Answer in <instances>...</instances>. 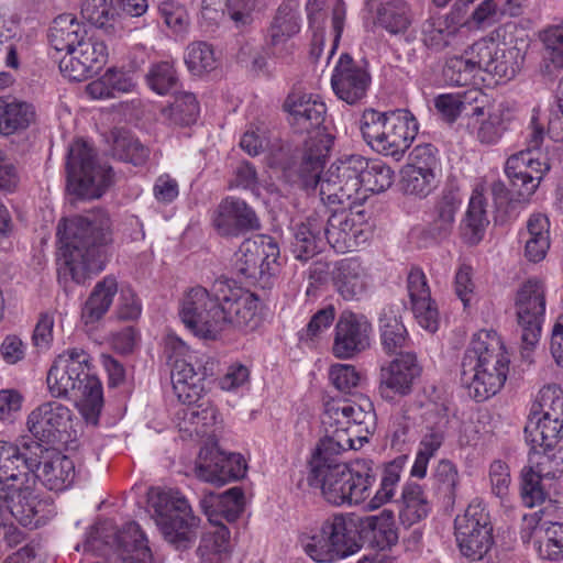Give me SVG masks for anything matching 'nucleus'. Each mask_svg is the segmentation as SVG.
Listing matches in <instances>:
<instances>
[{"mask_svg":"<svg viewBox=\"0 0 563 563\" xmlns=\"http://www.w3.org/2000/svg\"><path fill=\"white\" fill-rule=\"evenodd\" d=\"M33 485L13 487L16 489L15 497L12 498L10 514L24 527H37L43 516H40L43 503L33 494Z\"/></svg>","mask_w":563,"mask_h":563,"instance_id":"nucleus-41","label":"nucleus"},{"mask_svg":"<svg viewBox=\"0 0 563 563\" xmlns=\"http://www.w3.org/2000/svg\"><path fill=\"white\" fill-rule=\"evenodd\" d=\"M81 15L91 25L110 37L120 36L122 33V24L119 19V13L108 3L107 0H88L81 7Z\"/></svg>","mask_w":563,"mask_h":563,"instance_id":"nucleus-38","label":"nucleus"},{"mask_svg":"<svg viewBox=\"0 0 563 563\" xmlns=\"http://www.w3.org/2000/svg\"><path fill=\"white\" fill-rule=\"evenodd\" d=\"M371 323L351 311H343L335 324L333 354L339 358H351L369 346Z\"/></svg>","mask_w":563,"mask_h":563,"instance_id":"nucleus-20","label":"nucleus"},{"mask_svg":"<svg viewBox=\"0 0 563 563\" xmlns=\"http://www.w3.org/2000/svg\"><path fill=\"white\" fill-rule=\"evenodd\" d=\"M256 241L246 239L240 245L236 252L235 269L239 275L249 279L263 282L265 285L269 280V275L263 267L264 263Z\"/></svg>","mask_w":563,"mask_h":563,"instance_id":"nucleus-42","label":"nucleus"},{"mask_svg":"<svg viewBox=\"0 0 563 563\" xmlns=\"http://www.w3.org/2000/svg\"><path fill=\"white\" fill-rule=\"evenodd\" d=\"M434 173H423L415 168L401 170L400 186L406 195L427 197L434 187Z\"/></svg>","mask_w":563,"mask_h":563,"instance_id":"nucleus-58","label":"nucleus"},{"mask_svg":"<svg viewBox=\"0 0 563 563\" xmlns=\"http://www.w3.org/2000/svg\"><path fill=\"white\" fill-rule=\"evenodd\" d=\"M150 508L164 539L177 551L190 549L197 538L200 519L194 516L188 500L178 490L156 492Z\"/></svg>","mask_w":563,"mask_h":563,"instance_id":"nucleus-8","label":"nucleus"},{"mask_svg":"<svg viewBox=\"0 0 563 563\" xmlns=\"http://www.w3.org/2000/svg\"><path fill=\"white\" fill-rule=\"evenodd\" d=\"M362 169V187L366 191L383 192L394 183L393 169L380 161L368 162L366 159V166Z\"/></svg>","mask_w":563,"mask_h":563,"instance_id":"nucleus-51","label":"nucleus"},{"mask_svg":"<svg viewBox=\"0 0 563 563\" xmlns=\"http://www.w3.org/2000/svg\"><path fill=\"white\" fill-rule=\"evenodd\" d=\"M563 420L559 417L552 418L549 412L542 416L533 413L525 427L526 441L531 444V449L552 450L562 438Z\"/></svg>","mask_w":563,"mask_h":563,"instance_id":"nucleus-29","label":"nucleus"},{"mask_svg":"<svg viewBox=\"0 0 563 563\" xmlns=\"http://www.w3.org/2000/svg\"><path fill=\"white\" fill-rule=\"evenodd\" d=\"M332 280L345 300H358L367 288L364 268L356 258L340 261L332 272Z\"/></svg>","mask_w":563,"mask_h":563,"instance_id":"nucleus-30","label":"nucleus"},{"mask_svg":"<svg viewBox=\"0 0 563 563\" xmlns=\"http://www.w3.org/2000/svg\"><path fill=\"white\" fill-rule=\"evenodd\" d=\"M148 87L158 95H166L177 86L178 76L168 60L153 63L145 76Z\"/></svg>","mask_w":563,"mask_h":563,"instance_id":"nucleus-53","label":"nucleus"},{"mask_svg":"<svg viewBox=\"0 0 563 563\" xmlns=\"http://www.w3.org/2000/svg\"><path fill=\"white\" fill-rule=\"evenodd\" d=\"M258 298L232 288L229 280H216L211 289L196 286L181 300V321L196 335L214 340L228 329L254 328Z\"/></svg>","mask_w":563,"mask_h":563,"instance_id":"nucleus-1","label":"nucleus"},{"mask_svg":"<svg viewBox=\"0 0 563 563\" xmlns=\"http://www.w3.org/2000/svg\"><path fill=\"white\" fill-rule=\"evenodd\" d=\"M516 313L521 327L522 356L528 357L538 343L545 312V286L538 278H529L517 291Z\"/></svg>","mask_w":563,"mask_h":563,"instance_id":"nucleus-14","label":"nucleus"},{"mask_svg":"<svg viewBox=\"0 0 563 563\" xmlns=\"http://www.w3.org/2000/svg\"><path fill=\"white\" fill-rule=\"evenodd\" d=\"M200 463L196 467L197 476L217 486L244 477L246 463L240 454H225L219 449L200 451Z\"/></svg>","mask_w":563,"mask_h":563,"instance_id":"nucleus-17","label":"nucleus"},{"mask_svg":"<svg viewBox=\"0 0 563 563\" xmlns=\"http://www.w3.org/2000/svg\"><path fill=\"white\" fill-rule=\"evenodd\" d=\"M435 478L445 497L453 504L455 499V490L459 484L456 466L449 460H442L437 467Z\"/></svg>","mask_w":563,"mask_h":563,"instance_id":"nucleus-64","label":"nucleus"},{"mask_svg":"<svg viewBox=\"0 0 563 563\" xmlns=\"http://www.w3.org/2000/svg\"><path fill=\"white\" fill-rule=\"evenodd\" d=\"M117 291L118 283L112 276H107L97 283L82 308L81 318L84 322L89 324L100 320L109 310Z\"/></svg>","mask_w":563,"mask_h":563,"instance_id":"nucleus-39","label":"nucleus"},{"mask_svg":"<svg viewBox=\"0 0 563 563\" xmlns=\"http://www.w3.org/2000/svg\"><path fill=\"white\" fill-rule=\"evenodd\" d=\"M353 517L334 516L305 544L306 553L316 562L328 563L360 551Z\"/></svg>","mask_w":563,"mask_h":563,"instance_id":"nucleus-11","label":"nucleus"},{"mask_svg":"<svg viewBox=\"0 0 563 563\" xmlns=\"http://www.w3.org/2000/svg\"><path fill=\"white\" fill-rule=\"evenodd\" d=\"M355 523V539L360 549L364 543L379 551L389 550L398 542L397 528L379 523L376 518H353Z\"/></svg>","mask_w":563,"mask_h":563,"instance_id":"nucleus-35","label":"nucleus"},{"mask_svg":"<svg viewBox=\"0 0 563 563\" xmlns=\"http://www.w3.org/2000/svg\"><path fill=\"white\" fill-rule=\"evenodd\" d=\"M369 84L368 71L356 64L351 55L342 54L331 78L335 95L349 104H356L366 96Z\"/></svg>","mask_w":563,"mask_h":563,"instance_id":"nucleus-21","label":"nucleus"},{"mask_svg":"<svg viewBox=\"0 0 563 563\" xmlns=\"http://www.w3.org/2000/svg\"><path fill=\"white\" fill-rule=\"evenodd\" d=\"M323 218L313 212L303 222L295 225L290 240V252L296 260L308 261L323 250L325 244Z\"/></svg>","mask_w":563,"mask_h":563,"instance_id":"nucleus-26","label":"nucleus"},{"mask_svg":"<svg viewBox=\"0 0 563 563\" xmlns=\"http://www.w3.org/2000/svg\"><path fill=\"white\" fill-rule=\"evenodd\" d=\"M48 389L54 397H67L69 393L81 399L80 411L88 423L98 424L103 407L101 382L89 372V356L82 350L73 349L59 354L47 374Z\"/></svg>","mask_w":563,"mask_h":563,"instance_id":"nucleus-6","label":"nucleus"},{"mask_svg":"<svg viewBox=\"0 0 563 563\" xmlns=\"http://www.w3.org/2000/svg\"><path fill=\"white\" fill-rule=\"evenodd\" d=\"M509 358L495 331L474 334L461 363V384L476 401L496 395L507 379Z\"/></svg>","mask_w":563,"mask_h":563,"instance_id":"nucleus-5","label":"nucleus"},{"mask_svg":"<svg viewBox=\"0 0 563 563\" xmlns=\"http://www.w3.org/2000/svg\"><path fill=\"white\" fill-rule=\"evenodd\" d=\"M534 545L540 558L558 561L563 558V523L551 522L548 527L537 523L533 527Z\"/></svg>","mask_w":563,"mask_h":563,"instance_id":"nucleus-46","label":"nucleus"},{"mask_svg":"<svg viewBox=\"0 0 563 563\" xmlns=\"http://www.w3.org/2000/svg\"><path fill=\"white\" fill-rule=\"evenodd\" d=\"M476 76L475 68L467 55L449 57L443 67L445 81L453 86H467Z\"/></svg>","mask_w":563,"mask_h":563,"instance_id":"nucleus-56","label":"nucleus"},{"mask_svg":"<svg viewBox=\"0 0 563 563\" xmlns=\"http://www.w3.org/2000/svg\"><path fill=\"white\" fill-rule=\"evenodd\" d=\"M379 330L382 346L386 353H404L402 349L409 344L408 332L391 308L383 309L379 316Z\"/></svg>","mask_w":563,"mask_h":563,"instance_id":"nucleus-40","label":"nucleus"},{"mask_svg":"<svg viewBox=\"0 0 563 563\" xmlns=\"http://www.w3.org/2000/svg\"><path fill=\"white\" fill-rule=\"evenodd\" d=\"M407 456H399L385 465L382 472L380 485L368 503L371 509H377L383 505L394 501L396 486L400 479V472Z\"/></svg>","mask_w":563,"mask_h":563,"instance_id":"nucleus-48","label":"nucleus"},{"mask_svg":"<svg viewBox=\"0 0 563 563\" xmlns=\"http://www.w3.org/2000/svg\"><path fill=\"white\" fill-rule=\"evenodd\" d=\"M488 224L486 218L484 197L479 192H474L471 197L468 209L465 218V225L471 231L468 235L465 233L471 244H477L482 238L485 227Z\"/></svg>","mask_w":563,"mask_h":563,"instance_id":"nucleus-55","label":"nucleus"},{"mask_svg":"<svg viewBox=\"0 0 563 563\" xmlns=\"http://www.w3.org/2000/svg\"><path fill=\"white\" fill-rule=\"evenodd\" d=\"M213 224L223 236H238L261 228L255 211L244 200L232 197L225 198L219 205Z\"/></svg>","mask_w":563,"mask_h":563,"instance_id":"nucleus-23","label":"nucleus"},{"mask_svg":"<svg viewBox=\"0 0 563 563\" xmlns=\"http://www.w3.org/2000/svg\"><path fill=\"white\" fill-rule=\"evenodd\" d=\"M46 451L41 443L25 438L16 443L0 441V484L9 488L34 485Z\"/></svg>","mask_w":563,"mask_h":563,"instance_id":"nucleus-12","label":"nucleus"},{"mask_svg":"<svg viewBox=\"0 0 563 563\" xmlns=\"http://www.w3.org/2000/svg\"><path fill=\"white\" fill-rule=\"evenodd\" d=\"M411 309L419 324L430 332L439 327V311L431 299L427 278L420 268H412L407 278Z\"/></svg>","mask_w":563,"mask_h":563,"instance_id":"nucleus-24","label":"nucleus"},{"mask_svg":"<svg viewBox=\"0 0 563 563\" xmlns=\"http://www.w3.org/2000/svg\"><path fill=\"white\" fill-rule=\"evenodd\" d=\"M162 113L172 124L187 126L196 122L199 104L194 93L178 92L174 96V101L162 110Z\"/></svg>","mask_w":563,"mask_h":563,"instance_id":"nucleus-47","label":"nucleus"},{"mask_svg":"<svg viewBox=\"0 0 563 563\" xmlns=\"http://www.w3.org/2000/svg\"><path fill=\"white\" fill-rule=\"evenodd\" d=\"M200 504L210 523H222L220 518L234 522L243 511V490L240 487H232L221 495L210 493Z\"/></svg>","mask_w":563,"mask_h":563,"instance_id":"nucleus-28","label":"nucleus"},{"mask_svg":"<svg viewBox=\"0 0 563 563\" xmlns=\"http://www.w3.org/2000/svg\"><path fill=\"white\" fill-rule=\"evenodd\" d=\"M460 205L459 189L454 186L445 187L434 207V216L427 230L432 239L443 240L451 234Z\"/></svg>","mask_w":563,"mask_h":563,"instance_id":"nucleus-31","label":"nucleus"},{"mask_svg":"<svg viewBox=\"0 0 563 563\" xmlns=\"http://www.w3.org/2000/svg\"><path fill=\"white\" fill-rule=\"evenodd\" d=\"M542 42L545 47V58L555 68L563 67V22L545 30L542 34Z\"/></svg>","mask_w":563,"mask_h":563,"instance_id":"nucleus-62","label":"nucleus"},{"mask_svg":"<svg viewBox=\"0 0 563 563\" xmlns=\"http://www.w3.org/2000/svg\"><path fill=\"white\" fill-rule=\"evenodd\" d=\"M283 109L288 114L287 121L292 132L307 134L295 172L305 187H314L334 140L324 126L327 107L311 95L292 91L285 99Z\"/></svg>","mask_w":563,"mask_h":563,"instance_id":"nucleus-4","label":"nucleus"},{"mask_svg":"<svg viewBox=\"0 0 563 563\" xmlns=\"http://www.w3.org/2000/svg\"><path fill=\"white\" fill-rule=\"evenodd\" d=\"M395 504L400 523L406 528L427 518L431 509L422 486L417 483L405 484Z\"/></svg>","mask_w":563,"mask_h":563,"instance_id":"nucleus-33","label":"nucleus"},{"mask_svg":"<svg viewBox=\"0 0 563 563\" xmlns=\"http://www.w3.org/2000/svg\"><path fill=\"white\" fill-rule=\"evenodd\" d=\"M362 214L363 211L353 212L352 209L334 211L325 222L323 221L322 234L325 243L339 251L346 249L349 242L357 236L355 216Z\"/></svg>","mask_w":563,"mask_h":563,"instance_id":"nucleus-34","label":"nucleus"},{"mask_svg":"<svg viewBox=\"0 0 563 563\" xmlns=\"http://www.w3.org/2000/svg\"><path fill=\"white\" fill-rule=\"evenodd\" d=\"M508 112V109L503 104L494 106L490 109L484 117V120L479 122L478 128L474 129V134H476L481 143L494 144L501 139L509 122Z\"/></svg>","mask_w":563,"mask_h":563,"instance_id":"nucleus-49","label":"nucleus"},{"mask_svg":"<svg viewBox=\"0 0 563 563\" xmlns=\"http://www.w3.org/2000/svg\"><path fill=\"white\" fill-rule=\"evenodd\" d=\"M67 191L77 199H98L113 183L112 167L101 165L97 154L81 140L74 142L66 161Z\"/></svg>","mask_w":563,"mask_h":563,"instance_id":"nucleus-10","label":"nucleus"},{"mask_svg":"<svg viewBox=\"0 0 563 563\" xmlns=\"http://www.w3.org/2000/svg\"><path fill=\"white\" fill-rule=\"evenodd\" d=\"M497 49L498 47H496L493 42L481 40L465 51V54L473 64L476 74L481 70L489 74Z\"/></svg>","mask_w":563,"mask_h":563,"instance_id":"nucleus-61","label":"nucleus"},{"mask_svg":"<svg viewBox=\"0 0 563 563\" xmlns=\"http://www.w3.org/2000/svg\"><path fill=\"white\" fill-rule=\"evenodd\" d=\"M422 367L412 352L399 353L393 361L383 365L379 373V393L385 399L411 393L412 385L420 377Z\"/></svg>","mask_w":563,"mask_h":563,"instance_id":"nucleus-16","label":"nucleus"},{"mask_svg":"<svg viewBox=\"0 0 563 563\" xmlns=\"http://www.w3.org/2000/svg\"><path fill=\"white\" fill-rule=\"evenodd\" d=\"M450 20L438 18L428 19L422 25L423 43L427 47L440 52L446 48L451 38L456 35V27H451Z\"/></svg>","mask_w":563,"mask_h":563,"instance_id":"nucleus-50","label":"nucleus"},{"mask_svg":"<svg viewBox=\"0 0 563 563\" xmlns=\"http://www.w3.org/2000/svg\"><path fill=\"white\" fill-rule=\"evenodd\" d=\"M213 48L206 42H195L188 45L185 54V63L188 70L195 76H201L216 68Z\"/></svg>","mask_w":563,"mask_h":563,"instance_id":"nucleus-52","label":"nucleus"},{"mask_svg":"<svg viewBox=\"0 0 563 563\" xmlns=\"http://www.w3.org/2000/svg\"><path fill=\"white\" fill-rule=\"evenodd\" d=\"M299 29L300 26L297 18L291 10L287 7H280L277 10L269 30L272 46L277 47L279 44L298 33Z\"/></svg>","mask_w":563,"mask_h":563,"instance_id":"nucleus-60","label":"nucleus"},{"mask_svg":"<svg viewBox=\"0 0 563 563\" xmlns=\"http://www.w3.org/2000/svg\"><path fill=\"white\" fill-rule=\"evenodd\" d=\"M35 120L34 107L12 96L0 97V134L9 136L25 131Z\"/></svg>","mask_w":563,"mask_h":563,"instance_id":"nucleus-32","label":"nucleus"},{"mask_svg":"<svg viewBox=\"0 0 563 563\" xmlns=\"http://www.w3.org/2000/svg\"><path fill=\"white\" fill-rule=\"evenodd\" d=\"M377 23L390 34H404L412 23V13L404 0H390L378 8Z\"/></svg>","mask_w":563,"mask_h":563,"instance_id":"nucleus-45","label":"nucleus"},{"mask_svg":"<svg viewBox=\"0 0 563 563\" xmlns=\"http://www.w3.org/2000/svg\"><path fill=\"white\" fill-rule=\"evenodd\" d=\"M521 498L527 507H534L544 501L547 493L541 486V479L548 476L541 474L540 470L530 466L522 470Z\"/></svg>","mask_w":563,"mask_h":563,"instance_id":"nucleus-57","label":"nucleus"},{"mask_svg":"<svg viewBox=\"0 0 563 563\" xmlns=\"http://www.w3.org/2000/svg\"><path fill=\"white\" fill-rule=\"evenodd\" d=\"M344 451L330 450L319 442L309 461V485L320 488L323 497L336 506L368 498L379 471V466L367 459H357L350 465L339 462L336 456Z\"/></svg>","mask_w":563,"mask_h":563,"instance_id":"nucleus-3","label":"nucleus"},{"mask_svg":"<svg viewBox=\"0 0 563 563\" xmlns=\"http://www.w3.org/2000/svg\"><path fill=\"white\" fill-rule=\"evenodd\" d=\"M112 559L126 563H151L152 552L140 526L132 521L123 526L112 540Z\"/></svg>","mask_w":563,"mask_h":563,"instance_id":"nucleus-25","label":"nucleus"},{"mask_svg":"<svg viewBox=\"0 0 563 563\" xmlns=\"http://www.w3.org/2000/svg\"><path fill=\"white\" fill-rule=\"evenodd\" d=\"M112 135V156L134 166L143 165L150 155L145 147L131 132L124 129H114Z\"/></svg>","mask_w":563,"mask_h":563,"instance_id":"nucleus-43","label":"nucleus"},{"mask_svg":"<svg viewBox=\"0 0 563 563\" xmlns=\"http://www.w3.org/2000/svg\"><path fill=\"white\" fill-rule=\"evenodd\" d=\"M70 411L57 401H48L38 406L27 418V428L35 440L44 449L45 445H54L60 440V433L65 430ZM31 441V439H26ZM46 451L45 453H47Z\"/></svg>","mask_w":563,"mask_h":563,"instance_id":"nucleus-18","label":"nucleus"},{"mask_svg":"<svg viewBox=\"0 0 563 563\" xmlns=\"http://www.w3.org/2000/svg\"><path fill=\"white\" fill-rule=\"evenodd\" d=\"M376 152L385 156L401 157L410 147L418 133V122L407 109L389 111V119L384 128Z\"/></svg>","mask_w":563,"mask_h":563,"instance_id":"nucleus-19","label":"nucleus"},{"mask_svg":"<svg viewBox=\"0 0 563 563\" xmlns=\"http://www.w3.org/2000/svg\"><path fill=\"white\" fill-rule=\"evenodd\" d=\"M389 119V111L379 112L375 109H366L360 120V130L364 141L376 151L382 135L384 134L385 125Z\"/></svg>","mask_w":563,"mask_h":563,"instance_id":"nucleus-59","label":"nucleus"},{"mask_svg":"<svg viewBox=\"0 0 563 563\" xmlns=\"http://www.w3.org/2000/svg\"><path fill=\"white\" fill-rule=\"evenodd\" d=\"M366 166V159L361 155H351L333 163L321 177L322 170L318 175V183L314 187H305L299 175L295 172V167L289 173L296 176L292 183L297 184L308 194L316 192L319 187L320 199L329 205L347 203L349 209H353V205L365 198L360 197L362 189V168Z\"/></svg>","mask_w":563,"mask_h":563,"instance_id":"nucleus-9","label":"nucleus"},{"mask_svg":"<svg viewBox=\"0 0 563 563\" xmlns=\"http://www.w3.org/2000/svg\"><path fill=\"white\" fill-rule=\"evenodd\" d=\"M264 4L265 0H225L223 14L236 30L244 32L254 22V11Z\"/></svg>","mask_w":563,"mask_h":563,"instance_id":"nucleus-54","label":"nucleus"},{"mask_svg":"<svg viewBox=\"0 0 563 563\" xmlns=\"http://www.w3.org/2000/svg\"><path fill=\"white\" fill-rule=\"evenodd\" d=\"M63 264L59 278L69 276L76 284L99 273L107 262V246L112 242L111 221L103 210L64 219L57 227Z\"/></svg>","mask_w":563,"mask_h":563,"instance_id":"nucleus-2","label":"nucleus"},{"mask_svg":"<svg viewBox=\"0 0 563 563\" xmlns=\"http://www.w3.org/2000/svg\"><path fill=\"white\" fill-rule=\"evenodd\" d=\"M321 421L325 435L319 442L330 450H358L376 430V413L368 399L329 402Z\"/></svg>","mask_w":563,"mask_h":563,"instance_id":"nucleus-7","label":"nucleus"},{"mask_svg":"<svg viewBox=\"0 0 563 563\" xmlns=\"http://www.w3.org/2000/svg\"><path fill=\"white\" fill-rule=\"evenodd\" d=\"M455 538L461 553L472 560H482L494 544L489 514L479 501H473L454 520Z\"/></svg>","mask_w":563,"mask_h":563,"instance_id":"nucleus-13","label":"nucleus"},{"mask_svg":"<svg viewBox=\"0 0 563 563\" xmlns=\"http://www.w3.org/2000/svg\"><path fill=\"white\" fill-rule=\"evenodd\" d=\"M213 531L203 533L199 550L211 553H227L230 548V531L223 523H211Z\"/></svg>","mask_w":563,"mask_h":563,"instance_id":"nucleus-63","label":"nucleus"},{"mask_svg":"<svg viewBox=\"0 0 563 563\" xmlns=\"http://www.w3.org/2000/svg\"><path fill=\"white\" fill-rule=\"evenodd\" d=\"M90 27L79 22L73 14L56 16L48 30V41L57 51L70 54L88 36Z\"/></svg>","mask_w":563,"mask_h":563,"instance_id":"nucleus-27","label":"nucleus"},{"mask_svg":"<svg viewBox=\"0 0 563 563\" xmlns=\"http://www.w3.org/2000/svg\"><path fill=\"white\" fill-rule=\"evenodd\" d=\"M494 106L482 90L474 89L462 95L460 109V126L465 128L470 134L478 128L481 121Z\"/></svg>","mask_w":563,"mask_h":563,"instance_id":"nucleus-44","label":"nucleus"},{"mask_svg":"<svg viewBox=\"0 0 563 563\" xmlns=\"http://www.w3.org/2000/svg\"><path fill=\"white\" fill-rule=\"evenodd\" d=\"M517 32L523 35L525 31L519 29L515 22L506 23L496 30L497 36L503 38L505 47L497 49L489 74L499 79L515 78L523 65L528 47L527 40L523 36H516L515 40L507 41V35L511 36Z\"/></svg>","mask_w":563,"mask_h":563,"instance_id":"nucleus-22","label":"nucleus"},{"mask_svg":"<svg viewBox=\"0 0 563 563\" xmlns=\"http://www.w3.org/2000/svg\"><path fill=\"white\" fill-rule=\"evenodd\" d=\"M42 463L43 468L40 474L36 473V481L40 479L46 488L62 492L71 485L75 478V464L70 457L54 452Z\"/></svg>","mask_w":563,"mask_h":563,"instance_id":"nucleus-36","label":"nucleus"},{"mask_svg":"<svg viewBox=\"0 0 563 563\" xmlns=\"http://www.w3.org/2000/svg\"><path fill=\"white\" fill-rule=\"evenodd\" d=\"M107 46L102 41L88 36L59 60V69L64 77L82 81L96 75L107 63Z\"/></svg>","mask_w":563,"mask_h":563,"instance_id":"nucleus-15","label":"nucleus"},{"mask_svg":"<svg viewBox=\"0 0 563 563\" xmlns=\"http://www.w3.org/2000/svg\"><path fill=\"white\" fill-rule=\"evenodd\" d=\"M532 164L531 159L527 163L522 155H512L506 162L505 173L509 179L512 196H517L518 199L530 197L542 179V175L532 176L528 173L527 168L532 167Z\"/></svg>","mask_w":563,"mask_h":563,"instance_id":"nucleus-37","label":"nucleus"}]
</instances>
